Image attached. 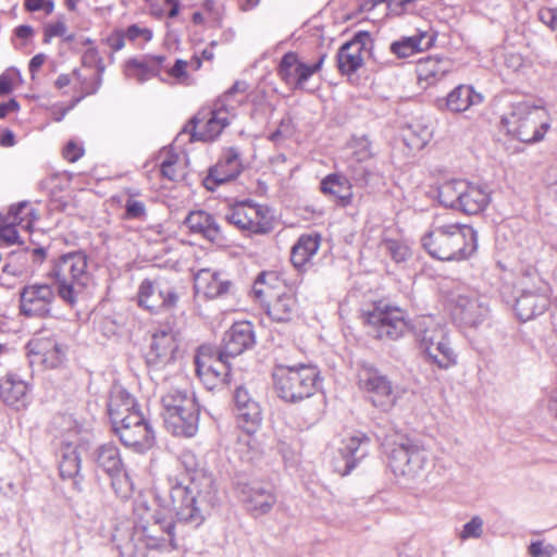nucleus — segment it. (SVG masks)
Returning a JSON list of instances; mask_svg holds the SVG:
<instances>
[{"label":"nucleus","mask_w":557,"mask_h":557,"mask_svg":"<svg viewBox=\"0 0 557 557\" xmlns=\"http://www.w3.org/2000/svg\"><path fill=\"white\" fill-rule=\"evenodd\" d=\"M164 425L173 435L193 437L198 431L199 410L194 394L170 386L160 398Z\"/></svg>","instance_id":"20e7f679"},{"label":"nucleus","mask_w":557,"mask_h":557,"mask_svg":"<svg viewBox=\"0 0 557 557\" xmlns=\"http://www.w3.org/2000/svg\"><path fill=\"white\" fill-rule=\"evenodd\" d=\"M59 471L62 479L72 480L74 488L81 491V456L77 447L65 444L61 447Z\"/></svg>","instance_id":"f704fd0d"},{"label":"nucleus","mask_w":557,"mask_h":557,"mask_svg":"<svg viewBox=\"0 0 557 557\" xmlns=\"http://www.w3.org/2000/svg\"><path fill=\"white\" fill-rule=\"evenodd\" d=\"M277 450L286 465L293 466L297 463L299 457V444L297 441H280Z\"/></svg>","instance_id":"3c124183"},{"label":"nucleus","mask_w":557,"mask_h":557,"mask_svg":"<svg viewBox=\"0 0 557 557\" xmlns=\"http://www.w3.org/2000/svg\"><path fill=\"white\" fill-rule=\"evenodd\" d=\"M268 315L276 322L290 321L297 311V299L290 292L277 294L273 301L265 304Z\"/></svg>","instance_id":"e433bc0d"},{"label":"nucleus","mask_w":557,"mask_h":557,"mask_svg":"<svg viewBox=\"0 0 557 557\" xmlns=\"http://www.w3.org/2000/svg\"><path fill=\"white\" fill-rule=\"evenodd\" d=\"M108 411L113 428L128 418L132 412L139 411L135 398L124 389H116L111 394Z\"/></svg>","instance_id":"72a5a7b5"},{"label":"nucleus","mask_w":557,"mask_h":557,"mask_svg":"<svg viewBox=\"0 0 557 557\" xmlns=\"http://www.w3.org/2000/svg\"><path fill=\"white\" fill-rule=\"evenodd\" d=\"M165 60L164 55L151 54L131 59L125 63V75L143 84L152 77L159 76Z\"/></svg>","instance_id":"c85d7f7f"},{"label":"nucleus","mask_w":557,"mask_h":557,"mask_svg":"<svg viewBox=\"0 0 557 557\" xmlns=\"http://www.w3.org/2000/svg\"><path fill=\"white\" fill-rule=\"evenodd\" d=\"M66 25L62 21L51 23L45 28V41H49L51 37H63L66 34Z\"/></svg>","instance_id":"69168bd1"},{"label":"nucleus","mask_w":557,"mask_h":557,"mask_svg":"<svg viewBox=\"0 0 557 557\" xmlns=\"http://www.w3.org/2000/svg\"><path fill=\"white\" fill-rule=\"evenodd\" d=\"M431 137L432 128L421 121L410 123L404 133L405 141L414 149L423 148L430 141Z\"/></svg>","instance_id":"c03bdc74"},{"label":"nucleus","mask_w":557,"mask_h":557,"mask_svg":"<svg viewBox=\"0 0 557 557\" xmlns=\"http://www.w3.org/2000/svg\"><path fill=\"white\" fill-rule=\"evenodd\" d=\"M274 386L278 396L288 403L311 397L319 386L320 373L313 366H277L273 371Z\"/></svg>","instance_id":"0eeeda50"},{"label":"nucleus","mask_w":557,"mask_h":557,"mask_svg":"<svg viewBox=\"0 0 557 557\" xmlns=\"http://www.w3.org/2000/svg\"><path fill=\"white\" fill-rule=\"evenodd\" d=\"M202 8L214 23L220 24L222 21V9L215 0H205Z\"/></svg>","instance_id":"0e129e2a"},{"label":"nucleus","mask_w":557,"mask_h":557,"mask_svg":"<svg viewBox=\"0 0 557 557\" xmlns=\"http://www.w3.org/2000/svg\"><path fill=\"white\" fill-rule=\"evenodd\" d=\"M321 245V235L318 233L304 234L292 247L290 261L295 268L302 270L317 255Z\"/></svg>","instance_id":"473e14b6"},{"label":"nucleus","mask_w":557,"mask_h":557,"mask_svg":"<svg viewBox=\"0 0 557 557\" xmlns=\"http://www.w3.org/2000/svg\"><path fill=\"white\" fill-rule=\"evenodd\" d=\"M371 37L368 32H358L351 40L344 44L337 52L338 70L344 74H351L363 64V58Z\"/></svg>","instance_id":"b1692460"},{"label":"nucleus","mask_w":557,"mask_h":557,"mask_svg":"<svg viewBox=\"0 0 557 557\" xmlns=\"http://www.w3.org/2000/svg\"><path fill=\"white\" fill-rule=\"evenodd\" d=\"M354 149V154L359 162L371 158L373 154L371 151V143L366 136L355 139Z\"/></svg>","instance_id":"5fc2aeb1"},{"label":"nucleus","mask_w":557,"mask_h":557,"mask_svg":"<svg viewBox=\"0 0 557 557\" xmlns=\"http://www.w3.org/2000/svg\"><path fill=\"white\" fill-rule=\"evenodd\" d=\"M373 171L363 165H358L352 170V178L360 185H369L373 181Z\"/></svg>","instance_id":"e2e57ef3"},{"label":"nucleus","mask_w":557,"mask_h":557,"mask_svg":"<svg viewBox=\"0 0 557 557\" xmlns=\"http://www.w3.org/2000/svg\"><path fill=\"white\" fill-rule=\"evenodd\" d=\"M233 283L221 272L201 269L195 275V289L207 298H216L231 293Z\"/></svg>","instance_id":"cd10ccee"},{"label":"nucleus","mask_w":557,"mask_h":557,"mask_svg":"<svg viewBox=\"0 0 557 557\" xmlns=\"http://www.w3.org/2000/svg\"><path fill=\"white\" fill-rule=\"evenodd\" d=\"M556 553V547L543 540L532 541L528 546L530 557H553Z\"/></svg>","instance_id":"864d4df0"},{"label":"nucleus","mask_w":557,"mask_h":557,"mask_svg":"<svg viewBox=\"0 0 557 557\" xmlns=\"http://www.w3.org/2000/svg\"><path fill=\"white\" fill-rule=\"evenodd\" d=\"M113 430L125 446L136 450L143 451L153 445V431L140 411L132 412L124 423Z\"/></svg>","instance_id":"f3484780"},{"label":"nucleus","mask_w":557,"mask_h":557,"mask_svg":"<svg viewBox=\"0 0 557 557\" xmlns=\"http://www.w3.org/2000/svg\"><path fill=\"white\" fill-rule=\"evenodd\" d=\"M386 249L396 262L405 261L409 255V249L397 242H388L386 244Z\"/></svg>","instance_id":"bf43d9fd"},{"label":"nucleus","mask_w":557,"mask_h":557,"mask_svg":"<svg viewBox=\"0 0 557 557\" xmlns=\"http://www.w3.org/2000/svg\"><path fill=\"white\" fill-rule=\"evenodd\" d=\"M370 334L380 341H396L409 330L405 311L398 307L377 305L367 315Z\"/></svg>","instance_id":"9d476101"},{"label":"nucleus","mask_w":557,"mask_h":557,"mask_svg":"<svg viewBox=\"0 0 557 557\" xmlns=\"http://www.w3.org/2000/svg\"><path fill=\"white\" fill-rule=\"evenodd\" d=\"M387 457L392 472L406 484L424 478L434 466L431 453L410 438L393 443Z\"/></svg>","instance_id":"423d86ee"},{"label":"nucleus","mask_w":557,"mask_h":557,"mask_svg":"<svg viewBox=\"0 0 557 557\" xmlns=\"http://www.w3.org/2000/svg\"><path fill=\"white\" fill-rule=\"evenodd\" d=\"M95 461L108 474H114L123 467L119 448L111 443L103 444L96 449Z\"/></svg>","instance_id":"37998d69"},{"label":"nucleus","mask_w":557,"mask_h":557,"mask_svg":"<svg viewBox=\"0 0 557 557\" xmlns=\"http://www.w3.org/2000/svg\"><path fill=\"white\" fill-rule=\"evenodd\" d=\"M325 58V54H321L315 63L307 64L296 53L287 52L280 62L278 75L294 89H306L308 79L321 70Z\"/></svg>","instance_id":"6ab92c4d"},{"label":"nucleus","mask_w":557,"mask_h":557,"mask_svg":"<svg viewBox=\"0 0 557 557\" xmlns=\"http://www.w3.org/2000/svg\"><path fill=\"white\" fill-rule=\"evenodd\" d=\"M195 366L198 376L209 389L228 384V358L220 356L219 351L214 356L210 347L201 346L195 357Z\"/></svg>","instance_id":"dca6fc26"},{"label":"nucleus","mask_w":557,"mask_h":557,"mask_svg":"<svg viewBox=\"0 0 557 557\" xmlns=\"http://www.w3.org/2000/svg\"><path fill=\"white\" fill-rule=\"evenodd\" d=\"M49 277L54 281L59 297L75 306L92 281L87 255L83 251L62 255L54 261Z\"/></svg>","instance_id":"7ed1b4c3"},{"label":"nucleus","mask_w":557,"mask_h":557,"mask_svg":"<svg viewBox=\"0 0 557 557\" xmlns=\"http://www.w3.org/2000/svg\"><path fill=\"white\" fill-rule=\"evenodd\" d=\"M450 69L451 63L448 59L426 58L420 60L416 69L418 82L423 88H426L444 78Z\"/></svg>","instance_id":"2f4dec72"},{"label":"nucleus","mask_w":557,"mask_h":557,"mask_svg":"<svg viewBox=\"0 0 557 557\" xmlns=\"http://www.w3.org/2000/svg\"><path fill=\"white\" fill-rule=\"evenodd\" d=\"M248 89V85L246 82H243V81H237L233 84V86L226 90L221 97H219L218 99H223L226 103H231V104H234L236 107V104L232 101V97L235 95V94H245Z\"/></svg>","instance_id":"338daca9"},{"label":"nucleus","mask_w":557,"mask_h":557,"mask_svg":"<svg viewBox=\"0 0 557 557\" xmlns=\"http://www.w3.org/2000/svg\"><path fill=\"white\" fill-rule=\"evenodd\" d=\"M282 281L276 272L260 273L252 286V294L261 304H265L270 298L276 296L275 289H278Z\"/></svg>","instance_id":"79ce46f5"},{"label":"nucleus","mask_w":557,"mask_h":557,"mask_svg":"<svg viewBox=\"0 0 557 557\" xmlns=\"http://www.w3.org/2000/svg\"><path fill=\"white\" fill-rule=\"evenodd\" d=\"M453 317L467 326H478L490 314V304L485 296L476 290L459 292L454 298Z\"/></svg>","instance_id":"4468645a"},{"label":"nucleus","mask_w":557,"mask_h":557,"mask_svg":"<svg viewBox=\"0 0 557 557\" xmlns=\"http://www.w3.org/2000/svg\"><path fill=\"white\" fill-rule=\"evenodd\" d=\"M237 421L245 431L253 433L261 421V411L257 403H250L248 407L237 409Z\"/></svg>","instance_id":"49530a36"},{"label":"nucleus","mask_w":557,"mask_h":557,"mask_svg":"<svg viewBox=\"0 0 557 557\" xmlns=\"http://www.w3.org/2000/svg\"><path fill=\"white\" fill-rule=\"evenodd\" d=\"M225 220L238 230L252 234H267L273 228L268 207L251 202H239L228 209Z\"/></svg>","instance_id":"9b49d317"},{"label":"nucleus","mask_w":557,"mask_h":557,"mask_svg":"<svg viewBox=\"0 0 557 557\" xmlns=\"http://www.w3.org/2000/svg\"><path fill=\"white\" fill-rule=\"evenodd\" d=\"M525 278L521 282V292L516 299L515 311L517 317L525 322L544 313L549 305V287L541 278L532 283Z\"/></svg>","instance_id":"ddd939ff"},{"label":"nucleus","mask_w":557,"mask_h":557,"mask_svg":"<svg viewBox=\"0 0 557 557\" xmlns=\"http://www.w3.org/2000/svg\"><path fill=\"white\" fill-rule=\"evenodd\" d=\"M544 108L531 104L529 101L515 102L510 111L503 115L502 124L507 133L522 143L532 144L542 140L549 128L542 121Z\"/></svg>","instance_id":"6e6552de"},{"label":"nucleus","mask_w":557,"mask_h":557,"mask_svg":"<svg viewBox=\"0 0 557 557\" xmlns=\"http://www.w3.org/2000/svg\"><path fill=\"white\" fill-rule=\"evenodd\" d=\"M359 384L369 396L370 401L383 411L391 410L398 398V392L386 375L376 369H364L359 374Z\"/></svg>","instance_id":"2eb2a0df"},{"label":"nucleus","mask_w":557,"mask_h":557,"mask_svg":"<svg viewBox=\"0 0 557 557\" xmlns=\"http://www.w3.org/2000/svg\"><path fill=\"white\" fill-rule=\"evenodd\" d=\"M238 490L248 510L256 516L269 512L276 503L273 487L269 483L261 481L239 483Z\"/></svg>","instance_id":"4be33fe9"},{"label":"nucleus","mask_w":557,"mask_h":557,"mask_svg":"<svg viewBox=\"0 0 557 557\" xmlns=\"http://www.w3.org/2000/svg\"><path fill=\"white\" fill-rule=\"evenodd\" d=\"M484 521L480 516H473L470 521L463 524L458 534L459 540H478L483 535Z\"/></svg>","instance_id":"8fccbe9b"},{"label":"nucleus","mask_w":557,"mask_h":557,"mask_svg":"<svg viewBox=\"0 0 557 557\" xmlns=\"http://www.w3.org/2000/svg\"><path fill=\"white\" fill-rule=\"evenodd\" d=\"M84 149L75 144L74 141H69L63 149V157L70 162L77 161L83 156Z\"/></svg>","instance_id":"774afa93"},{"label":"nucleus","mask_w":557,"mask_h":557,"mask_svg":"<svg viewBox=\"0 0 557 557\" xmlns=\"http://www.w3.org/2000/svg\"><path fill=\"white\" fill-rule=\"evenodd\" d=\"M482 100V95L475 92L471 86L459 85L447 95L446 107L451 112L460 113L471 106L481 103Z\"/></svg>","instance_id":"4c0bfd02"},{"label":"nucleus","mask_w":557,"mask_h":557,"mask_svg":"<svg viewBox=\"0 0 557 557\" xmlns=\"http://www.w3.org/2000/svg\"><path fill=\"white\" fill-rule=\"evenodd\" d=\"M25 8L30 12L45 11L50 14L54 9L52 0H25Z\"/></svg>","instance_id":"680f3d73"},{"label":"nucleus","mask_w":557,"mask_h":557,"mask_svg":"<svg viewBox=\"0 0 557 557\" xmlns=\"http://www.w3.org/2000/svg\"><path fill=\"white\" fill-rule=\"evenodd\" d=\"M320 189L324 195L348 203L351 199V186L348 180L341 174H330L322 180Z\"/></svg>","instance_id":"a19ab883"},{"label":"nucleus","mask_w":557,"mask_h":557,"mask_svg":"<svg viewBox=\"0 0 557 557\" xmlns=\"http://www.w3.org/2000/svg\"><path fill=\"white\" fill-rule=\"evenodd\" d=\"M369 437L356 434L343 441L337 456L333 459L334 471L342 476L347 475L368 455Z\"/></svg>","instance_id":"412c9836"},{"label":"nucleus","mask_w":557,"mask_h":557,"mask_svg":"<svg viewBox=\"0 0 557 557\" xmlns=\"http://www.w3.org/2000/svg\"><path fill=\"white\" fill-rule=\"evenodd\" d=\"M467 181L453 180L445 182L438 187V200L440 202L448 208L457 209L458 201L465 193Z\"/></svg>","instance_id":"a18cd8bd"},{"label":"nucleus","mask_w":557,"mask_h":557,"mask_svg":"<svg viewBox=\"0 0 557 557\" xmlns=\"http://www.w3.org/2000/svg\"><path fill=\"white\" fill-rule=\"evenodd\" d=\"M422 246L435 259L462 260L476 249V232L467 224H433L422 237Z\"/></svg>","instance_id":"f03ea898"},{"label":"nucleus","mask_w":557,"mask_h":557,"mask_svg":"<svg viewBox=\"0 0 557 557\" xmlns=\"http://www.w3.org/2000/svg\"><path fill=\"white\" fill-rule=\"evenodd\" d=\"M177 349L174 334L166 330H160L152 335L150 347L146 352L148 367L161 369L174 359Z\"/></svg>","instance_id":"a878e982"},{"label":"nucleus","mask_w":557,"mask_h":557,"mask_svg":"<svg viewBox=\"0 0 557 557\" xmlns=\"http://www.w3.org/2000/svg\"><path fill=\"white\" fill-rule=\"evenodd\" d=\"M419 348L428 360L440 369L457 363V354L451 347L446 326L432 315L418 318L412 325Z\"/></svg>","instance_id":"39448f33"},{"label":"nucleus","mask_w":557,"mask_h":557,"mask_svg":"<svg viewBox=\"0 0 557 557\" xmlns=\"http://www.w3.org/2000/svg\"><path fill=\"white\" fill-rule=\"evenodd\" d=\"M187 62L184 60H176L173 66L168 70V74L170 77H173L178 83H186L188 79V74L186 72Z\"/></svg>","instance_id":"13d9d810"},{"label":"nucleus","mask_w":557,"mask_h":557,"mask_svg":"<svg viewBox=\"0 0 557 557\" xmlns=\"http://www.w3.org/2000/svg\"><path fill=\"white\" fill-rule=\"evenodd\" d=\"M488 202L490 194L484 187L467 182L456 210L470 215L478 214L486 208Z\"/></svg>","instance_id":"c9c22d12"},{"label":"nucleus","mask_w":557,"mask_h":557,"mask_svg":"<svg viewBox=\"0 0 557 557\" xmlns=\"http://www.w3.org/2000/svg\"><path fill=\"white\" fill-rule=\"evenodd\" d=\"M160 171L163 177L169 181H181L186 176L187 157L173 153L171 150L160 152Z\"/></svg>","instance_id":"ea45409f"},{"label":"nucleus","mask_w":557,"mask_h":557,"mask_svg":"<svg viewBox=\"0 0 557 557\" xmlns=\"http://www.w3.org/2000/svg\"><path fill=\"white\" fill-rule=\"evenodd\" d=\"M171 507L161 506L157 499L140 495L134 503V527L123 539L113 535L122 554L146 557V550L175 548L173 513L184 523L199 527L216 503V490L211 474L195 469L170 490Z\"/></svg>","instance_id":"f257e3e1"},{"label":"nucleus","mask_w":557,"mask_h":557,"mask_svg":"<svg viewBox=\"0 0 557 557\" xmlns=\"http://www.w3.org/2000/svg\"><path fill=\"white\" fill-rule=\"evenodd\" d=\"M539 18L550 29L557 30V8H543L539 11Z\"/></svg>","instance_id":"052dcab7"},{"label":"nucleus","mask_w":557,"mask_h":557,"mask_svg":"<svg viewBox=\"0 0 557 557\" xmlns=\"http://www.w3.org/2000/svg\"><path fill=\"white\" fill-rule=\"evenodd\" d=\"M386 3V7L389 11V13L395 15H400L408 4L413 2V0H364L360 9L362 11H371L380 3Z\"/></svg>","instance_id":"09e8293b"},{"label":"nucleus","mask_w":557,"mask_h":557,"mask_svg":"<svg viewBox=\"0 0 557 557\" xmlns=\"http://www.w3.org/2000/svg\"><path fill=\"white\" fill-rule=\"evenodd\" d=\"M236 107L216 99L209 110L199 111L189 122L191 140L212 141L231 124Z\"/></svg>","instance_id":"1a4fd4ad"},{"label":"nucleus","mask_w":557,"mask_h":557,"mask_svg":"<svg viewBox=\"0 0 557 557\" xmlns=\"http://www.w3.org/2000/svg\"><path fill=\"white\" fill-rule=\"evenodd\" d=\"M111 478V486L120 498H128L133 492V482L128 474L123 470L109 474Z\"/></svg>","instance_id":"de8ad7c7"},{"label":"nucleus","mask_w":557,"mask_h":557,"mask_svg":"<svg viewBox=\"0 0 557 557\" xmlns=\"http://www.w3.org/2000/svg\"><path fill=\"white\" fill-rule=\"evenodd\" d=\"M125 212L128 219H144L146 215V207L144 202L131 196L125 202Z\"/></svg>","instance_id":"6e6d98bb"},{"label":"nucleus","mask_w":557,"mask_h":557,"mask_svg":"<svg viewBox=\"0 0 557 557\" xmlns=\"http://www.w3.org/2000/svg\"><path fill=\"white\" fill-rule=\"evenodd\" d=\"M35 219V211L26 202L12 206L5 215L0 214V245L9 247L21 243L16 226L29 230Z\"/></svg>","instance_id":"aec40b11"},{"label":"nucleus","mask_w":557,"mask_h":557,"mask_svg":"<svg viewBox=\"0 0 557 557\" xmlns=\"http://www.w3.org/2000/svg\"><path fill=\"white\" fill-rule=\"evenodd\" d=\"M184 224L191 233L201 235L212 243L223 240L220 225L210 213L203 210L189 212L184 220Z\"/></svg>","instance_id":"c756f323"},{"label":"nucleus","mask_w":557,"mask_h":557,"mask_svg":"<svg viewBox=\"0 0 557 557\" xmlns=\"http://www.w3.org/2000/svg\"><path fill=\"white\" fill-rule=\"evenodd\" d=\"M29 385L14 372H8L0 379V398L16 410L29 404Z\"/></svg>","instance_id":"bb28decb"},{"label":"nucleus","mask_w":557,"mask_h":557,"mask_svg":"<svg viewBox=\"0 0 557 557\" xmlns=\"http://www.w3.org/2000/svg\"><path fill=\"white\" fill-rule=\"evenodd\" d=\"M242 170L243 164L238 151L230 148L222 154L219 162L209 169L202 184L208 190L213 191L218 186L235 180Z\"/></svg>","instance_id":"5701e85b"},{"label":"nucleus","mask_w":557,"mask_h":557,"mask_svg":"<svg viewBox=\"0 0 557 557\" xmlns=\"http://www.w3.org/2000/svg\"><path fill=\"white\" fill-rule=\"evenodd\" d=\"M66 346L63 344H59L57 342L51 343V348L45 351L42 362L48 367L55 368L58 367L63 359L65 358Z\"/></svg>","instance_id":"603ef678"},{"label":"nucleus","mask_w":557,"mask_h":557,"mask_svg":"<svg viewBox=\"0 0 557 557\" xmlns=\"http://www.w3.org/2000/svg\"><path fill=\"white\" fill-rule=\"evenodd\" d=\"M176 289L163 280H144L138 288L137 302L152 314L172 311L178 302Z\"/></svg>","instance_id":"f8f14e48"},{"label":"nucleus","mask_w":557,"mask_h":557,"mask_svg":"<svg viewBox=\"0 0 557 557\" xmlns=\"http://www.w3.org/2000/svg\"><path fill=\"white\" fill-rule=\"evenodd\" d=\"M20 76L14 69L7 70L0 75V96L10 94L13 90V83Z\"/></svg>","instance_id":"4d7b16f0"},{"label":"nucleus","mask_w":557,"mask_h":557,"mask_svg":"<svg viewBox=\"0 0 557 557\" xmlns=\"http://www.w3.org/2000/svg\"><path fill=\"white\" fill-rule=\"evenodd\" d=\"M234 454L246 463H253L262 456V448L251 430L242 432L234 445Z\"/></svg>","instance_id":"58836bf2"},{"label":"nucleus","mask_w":557,"mask_h":557,"mask_svg":"<svg viewBox=\"0 0 557 557\" xmlns=\"http://www.w3.org/2000/svg\"><path fill=\"white\" fill-rule=\"evenodd\" d=\"M20 298V309L24 315L44 318L49 315L55 294L50 284L34 283L22 288Z\"/></svg>","instance_id":"a211bd4d"},{"label":"nucleus","mask_w":557,"mask_h":557,"mask_svg":"<svg viewBox=\"0 0 557 557\" xmlns=\"http://www.w3.org/2000/svg\"><path fill=\"white\" fill-rule=\"evenodd\" d=\"M435 35L430 32H418L412 36L401 37L391 45V51L398 58H408L414 53L430 49L435 42Z\"/></svg>","instance_id":"7c9ffc66"},{"label":"nucleus","mask_w":557,"mask_h":557,"mask_svg":"<svg viewBox=\"0 0 557 557\" xmlns=\"http://www.w3.org/2000/svg\"><path fill=\"white\" fill-rule=\"evenodd\" d=\"M253 344L255 334L252 325L246 321L237 322L224 334L219 352L220 356L233 358L251 348Z\"/></svg>","instance_id":"393cba45"}]
</instances>
